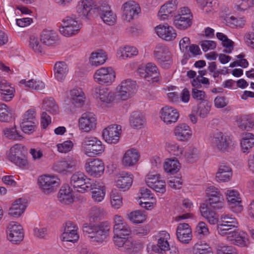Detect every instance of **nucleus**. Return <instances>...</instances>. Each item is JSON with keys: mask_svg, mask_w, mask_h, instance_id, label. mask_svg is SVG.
<instances>
[{"mask_svg": "<svg viewBox=\"0 0 254 254\" xmlns=\"http://www.w3.org/2000/svg\"><path fill=\"white\" fill-rule=\"evenodd\" d=\"M84 233L89 234L92 242L102 243L109 235L110 226L105 222L93 225L85 223L83 226Z\"/></svg>", "mask_w": 254, "mask_h": 254, "instance_id": "nucleus-1", "label": "nucleus"}, {"mask_svg": "<svg viewBox=\"0 0 254 254\" xmlns=\"http://www.w3.org/2000/svg\"><path fill=\"white\" fill-rule=\"evenodd\" d=\"M211 137L212 144L221 152H230L235 147V143L230 137L221 131L213 133Z\"/></svg>", "mask_w": 254, "mask_h": 254, "instance_id": "nucleus-2", "label": "nucleus"}, {"mask_svg": "<svg viewBox=\"0 0 254 254\" xmlns=\"http://www.w3.org/2000/svg\"><path fill=\"white\" fill-rule=\"evenodd\" d=\"M27 150L26 147L21 144H16L12 146L8 155V159L20 168L28 165L26 157Z\"/></svg>", "mask_w": 254, "mask_h": 254, "instance_id": "nucleus-3", "label": "nucleus"}, {"mask_svg": "<svg viewBox=\"0 0 254 254\" xmlns=\"http://www.w3.org/2000/svg\"><path fill=\"white\" fill-rule=\"evenodd\" d=\"M93 181L88 178L83 173L79 171L71 176L70 183L72 187L76 189L78 192L84 193L89 191Z\"/></svg>", "mask_w": 254, "mask_h": 254, "instance_id": "nucleus-4", "label": "nucleus"}, {"mask_svg": "<svg viewBox=\"0 0 254 254\" xmlns=\"http://www.w3.org/2000/svg\"><path fill=\"white\" fill-rule=\"evenodd\" d=\"M62 21L63 25L60 26L59 31L64 36L70 37L79 32L81 25L78 23L74 15L66 16Z\"/></svg>", "mask_w": 254, "mask_h": 254, "instance_id": "nucleus-5", "label": "nucleus"}, {"mask_svg": "<svg viewBox=\"0 0 254 254\" xmlns=\"http://www.w3.org/2000/svg\"><path fill=\"white\" fill-rule=\"evenodd\" d=\"M192 15L190 10L186 7L181 8L178 15L174 18L173 24L178 29L185 30L192 24Z\"/></svg>", "mask_w": 254, "mask_h": 254, "instance_id": "nucleus-6", "label": "nucleus"}, {"mask_svg": "<svg viewBox=\"0 0 254 254\" xmlns=\"http://www.w3.org/2000/svg\"><path fill=\"white\" fill-rule=\"evenodd\" d=\"M39 188L45 194L55 192L60 185V179L54 176L43 175L38 180Z\"/></svg>", "mask_w": 254, "mask_h": 254, "instance_id": "nucleus-7", "label": "nucleus"}, {"mask_svg": "<svg viewBox=\"0 0 254 254\" xmlns=\"http://www.w3.org/2000/svg\"><path fill=\"white\" fill-rule=\"evenodd\" d=\"M137 85L136 82L128 79L121 82L117 88V95L123 100L130 98L136 92Z\"/></svg>", "mask_w": 254, "mask_h": 254, "instance_id": "nucleus-8", "label": "nucleus"}, {"mask_svg": "<svg viewBox=\"0 0 254 254\" xmlns=\"http://www.w3.org/2000/svg\"><path fill=\"white\" fill-rule=\"evenodd\" d=\"M115 72L111 67H101L96 71L94 79L100 84H110L115 80Z\"/></svg>", "mask_w": 254, "mask_h": 254, "instance_id": "nucleus-9", "label": "nucleus"}, {"mask_svg": "<svg viewBox=\"0 0 254 254\" xmlns=\"http://www.w3.org/2000/svg\"><path fill=\"white\" fill-rule=\"evenodd\" d=\"M7 239L13 244H17L24 238L23 228L16 222H10L6 229Z\"/></svg>", "mask_w": 254, "mask_h": 254, "instance_id": "nucleus-10", "label": "nucleus"}, {"mask_svg": "<svg viewBox=\"0 0 254 254\" xmlns=\"http://www.w3.org/2000/svg\"><path fill=\"white\" fill-rule=\"evenodd\" d=\"M122 10V18L127 22H130L136 18L140 12L139 4L134 1H128L124 3Z\"/></svg>", "mask_w": 254, "mask_h": 254, "instance_id": "nucleus-11", "label": "nucleus"}, {"mask_svg": "<svg viewBox=\"0 0 254 254\" xmlns=\"http://www.w3.org/2000/svg\"><path fill=\"white\" fill-rule=\"evenodd\" d=\"M137 73L142 77L148 81L157 82L159 80L160 73L157 66L154 63H147L144 69L139 68Z\"/></svg>", "mask_w": 254, "mask_h": 254, "instance_id": "nucleus-12", "label": "nucleus"}, {"mask_svg": "<svg viewBox=\"0 0 254 254\" xmlns=\"http://www.w3.org/2000/svg\"><path fill=\"white\" fill-rule=\"evenodd\" d=\"M155 29L157 35L166 41H173L177 37V33L175 29L167 23L160 24L156 26Z\"/></svg>", "mask_w": 254, "mask_h": 254, "instance_id": "nucleus-13", "label": "nucleus"}, {"mask_svg": "<svg viewBox=\"0 0 254 254\" xmlns=\"http://www.w3.org/2000/svg\"><path fill=\"white\" fill-rule=\"evenodd\" d=\"M160 117L164 123L170 125L177 122L179 117V113L174 108L166 106L161 109Z\"/></svg>", "mask_w": 254, "mask_h": 254, "instance_id": "nucleus-14", "label": "nucleus"}, {"mask_svg": "<svg viewBox=\"0 0 254 254\" xmlns=\"http://www.w3.org/2000/svg\"><path fill=\"white\" fill-rule=\"evenodd\" d=\"M177 0H170L162 5L158 16L161 20H165L172 17L177 9Z\"/></svg>", "mask_w": 254, "mask_h": 254, "instance_id": "nucleus-15", "label": "nucleus"}, {"mask_svg": "<svg viewBox=\"0 0 254 254\" xmlns=\"http://www.w3.org/2000/svg\"><path fill=\"white\" fill-rule=\"evenodd\" d=\"M64 227V232L62 235L63 240L72 243L76 242L79 239L77 225L69 221L65 223Z\"/></svg>", "mask_w": 254, "mask_h": 254, "instance_id": "nucleus-16", "label": "nucleus"}, {"mask_svg": "<svg viewBox=\"0 0 254 254\" xmlns=\"http://www.w3.org/2000/svg\"><path fill=\"white\" fill-rule=\"evenodd\" d=\"M225 194L231 210L236 213L242 211L243 206L238 192L235 190H227Z\"/></svg>", "mask_w": 254, "mask_h": 254, "instance_id": "nucleus-17", "label": "nucleus"}, {"mask_svg": "<svg viewBox=\"0 0 254 254\" xmlns=\"http://www.w3.org/2000/svg\"><path fill=\"white\" fill-rule=\"evenodd\" d=\"M121 130V127L120 126L112 125L103 130V137L107 142L115 144L119 140V131Z\"/></svg>", "mask_w": 254, "mask_h": 254, "instance_id": "nucleus-18", "label": "nucleus"}, {"mask_svg": "<svg viewBox=\"0 0 254 254\" xmlns=\"http://www.w3.org/2000/svg\"><path fill=\"white\" fill-rule=\"evenodd\" d=\"M85 169L87 172L94 177L101 176L104 171L103 162L98 159H94L86 163Z\"/></svg>", "mask_w": 254, "mask_h": 254, "instance_id": "nucleus-19", "label": "nucleus"}, {"mask_svg": "<svg viewBox=\"0 0 254 254\" xmlns=\"http://www.w3.org/2000/svg\"><path fill=\"white\" fill-rule=\"evenodd\" d=\"M92 95L101 102L109 103L114 100V93L106 87L98 86L92 90Z\"/></svg>", "mask_w": 254, "mask_h": 254, "instance_id": "nucleus-20", "label": "nucleus"}, {"mask_svg": "<svg viewBox=\"0 0 254 254\" xmlns=\"http://www.w3.org/2000/svg\"><path fill=\"white\" fill-rule=\"evenodd\" d=\"M96 118L92 113L83 114L79 120L80 128L85 131L88 132L96 127Z\"/></svg>", "mask_w": 254, "mask_h": 254, "instance_id": "nucleus-21", "label": "nucleus"}, {"mask_svg": "<svg viewBox=\"0 0 254 254\" xmlns=\"http://www.w3.org/2000/svg\"><path fill=\"white\" fill-rule=\"evenodd\" d=\"M114 221V233L115 235L127 237L130 234V227L120 216L116 215Z\"/></svg>", "mask_w": 254, "mask_h": 254, "instance_id": "nucleus-22", "label": "nucleus"}, {"mask_svg": "<svg viewBox=\"0 0 254 254\" xmlns=\"http://www.w3.org/2000/svg\"><path fill=\"white\" fill-rule=\"evenodd\" d=\"M174 133L178 140L187 141L192 136V130L188 125L182 123L175 127Z\"/></svg>", "mask_w": 254, "mask_h": 254, "instance_id": "nucleus-23", "label": "nucleus"}, {"mask_svg": "<svg viewBox=\"0 0 254 254\" xmlns=\"http://www.w3.org/2000/svg\"><path fill=\"white\" fill-rule=\"evenodd\" d=\"M162 235L164 237H160L158 240L157 244L156 245H148L147 249H151V251L159 254H163L169 249V244L167 239L169 238V234L165 231L162 232Z\"/></svg>", "mask_w": 254, "mask_h": 254, "instance_id": "nucleus-24", "label": "nucleus"}, {"mask_svg": "<svg viewBox=\"0 0 254 254\" xmlns=\"http://www.w3.org/2000/svg\"><path fill=\"white\" fill-rule=\"evenodd\" d=\"M176 235L179 240L182 243L188 244L191 240V230L187 223H180L179 224Z\"/></svg>", "mask_w": 254, "mask_h": 254, "instance_id": "nucleus-25", "label": "nucleus"}, {"mask_svg": "<svg viewBox=\"0 0 254 254\" xmlns=\"http://www.w3.org/2000/svg\"><path fill=\"white\" fill-rule=\"evenodd\" d=\"M15 89L6 80L1 79L0 82V98L5 102L10 101L14 96Z\"/></svg>", "mask_w": 254, "mask_h": 254, "instance_id": "nucleus-26", "label": "nucleus"}, {"mask_svg": "<svg viewBox=\"0 0 254 254\" xmlns=\"http://www.w3.org/2000/svg\"><path fill=\"white\" fill-rule=\"evenodd\" d=\"M89 190L92 192V197L95 202L102 201L105 195V190L102 183L93 181Z\"/></svg>", "mask_w": 254, "mask_h": 254, "instance_id": "nucleus-27", "label": "nucleus"}, {"mask_svg": "<svg viewBox=\"0 0 254 254\" xmlns=\"http://www.w3.org/2000/svg\"><path fill=\"white\" fill-rule=\"evenodd\" d=\"M211 209L212 208L209 205L205 203L201 204L199 207L201 216L207 220L209 224L215 225L218 222V217L215 211Z\"/></svg>", "mask_w": 254, "mask_h": 254, "instance_id": "nucleus-28", "label": "nucleus"}, {"mask_svg": "<svg viewBox=\"0 0 254 254\" xmlns=\"http://www.w3.org/2000/svg\"><path fill=\"white\" fill-rule=\"evenodd\" d=\"M140 154L138 151L134 148L127 150L122 158V164L125 167L134 166L139 160Z\"/></svg>", "mask_w": 254, "mask_h": 254, "instance_id": "nucleus-29", "label": "nucleus"}, {"mask_svg": "<svg viewBox=\"0 0 254 254\" xmlns=\"http://www.w3.org/2000/svg\"><path fill=\"white\" fill-rule=\"evenodd\" d=\"M41 42L47 46H55L58 44L59 37L53 30H45L41 34Z\"/></svg>", "mask_w": 254, "mask_h": 254, "instance_id": "nucleus-30", "label": "nucleus"}, {"mask_svg": "<svg viewBox=\"0 0 254 254\" xmlns=\"http://www.w3.org/2000/svg\"><path fill=\"white\" fill-rule=\"evenodd\" d=\"M228 241L232 244L241 247L247 246L249 243L247 235L245 233H241L238 231L237 228L236 229L232 235L229 236Z\"/></svg>", "mask_w": 254, "mask_h": 254, "instance_id": "nucleus-31", "label": "nucleus"}, {"mask_svg": "<svg viewBox=\"0 0 254 254\" xmlns=\"http://www.w3.org/2000/svg\"><path fill=\"white\" fill-rule=\"evenodd\" d=\"M132 175L126 172H123L119 174L116 181L117 186L123 190H128L131 186L133 181Z\"/></svg>", "mask_w": 254, "mask_h": 254, "instance_id": "nucleus-32", "label": "nucleus"}, {"mask_svg": "<svg viewBox=\"0 0 254 254\" xmlns=\"http://www.w3.org/2000/svg\"><path fill=\"white\" fill-rule=\"evenodd\" d=\"M26 202L24 199L20 198L14 201L9 209V214L13 217L20 216L25 211Z\"/></svg>", "mask_w": 254, "mask_h": 254, "instance_id": "nucleus-33", "label": "nucleus"}, {"mask_svg": "<svg viewBox=\"0 0 254 254\" xmlns=\"http://www.w3.org/2000/svg\"><path fill=\"white\" fill-rule=\"evenodd\" d=\"M72 103L76 107H80L84 104L85 96L82 89L79 87L73 88L70 91Z\"/></svg>", "mask_w": 254, "mask_h": 254, "instance_id": "nucleus-34", "label": "nucleus"}, {"mask_svg": "<svg viewBox=\"0 0 254 254\" xmlns=\"http://www.w3.org/2000/svg\"><path fill=\"white\" fill-rule=\"evenodd\" d=\"M95 6L92 0H83L78 3L77 12L79 16L87 17L91 14V10L94 8Z\"/></svg>", "mask_w": 254, "mask_h": 254, "instance_id": "nucleus-35", "label": "nucleus"}, {"mask_svg": "<svg viewBox=\"0 0 254 254\" xmlns=\"http://www.w3.org/2000/svg\"><path fill=\"white\" fill-rule=\"evenodd\" d=\"M68 66L64 62H58L54 65L55 78L60 81H63L68 72Z\"/></svg>", "mask_w": 254, "mask_h": 254, "instance_id": "nucleus-36", "label": "nucleus"}, {"mask_svg": "<svg viewBox=\"0 0 254 254\" xmlns=\"http://www.w3.org/2000/svg\"><path fill=\"white\" fill-rule=\"evenodd\" d=\"M236 122L239 127L243 130H250L254 127V119L251 115L238 117Z\"/></svg>", "mask_w": 254, "mask_h": 254, "instance_id": "nucleus-37", "label": "nucleus"}, {"mask_svg": "<svg viewBox=\"0 0 254 254\" xmlns=\"http://www.w3.org/2000/svg\"><path fill=\"white\" fill-rule=\"evenodd\" d=\"M129 125L134 129L141 128L145 122V119L141 113L132 112L129 117Z\"/></svg>", "mask_w": 254, "mask_h": 254, "instance_id": "nucleus-38", "label": "nucleus"}, {"mask_svg": "<svg viewBox=\"0 0 254 254\" xmlns=\"http://www.w3.org/2000/svg\"><path fill=\"white\" fill-rule=\"evenodd\" d=\"M59 201L62 203L68 204L73 202L71 190L69 186H63L59 192L58 195Z\"/></svg>", "mask_w": 254, "mask_h": 254, "instance_id": "nucleus-39", "label": "nucleus"}, {"mask_svg": "<svg viewBox=\"0 0 254 254\" xmlns=\"http://www.w3.org/2000/svg\"><path fill=\"white\" fill-rule=\"evenodd\" d=\"M232 175L231 168L225 165H221L216 174V177L218 181L227 182L230 180Z\"/></svg>", "mask_w": 254, "mask_h": 254, "instance_id": "nucleus-40", "label": "nucleus"}, {"mask_svg": "<svg viewBox=\"0 0 254 254\" xmlns=\"http://www.w3.org/2000/svg\"><path fill=\"white\" fill-rule=\"evenodd\" d=\"M154 56L157 62L165 59L167 58L172 57V55L169 50L168 48L164 45H159L156 47L154 51Z\"/></svg>", "mask_w": 254, "mask_h": 254, "instance_id": "nucleus-41", "label": "nucleus"}, {"mask_svg": "<svg viewBox=\"0 0 254 254\" xmlns=\"http://www.w3.org/2000/svg\"><path fill=\"white\" fill-rule=\"evenodd\" d=\"M241 145L243 151L249 153L254 146V135L251 133H246L241 141Z\"/></svg>", "mask_w": 254, "mask_h": 254, "instance_id": "nucleus-42", "label": "nucleus"}, {"mask_svg": "<svg viewBox=\"0 0 254 254\" xmlns=\"http://www.w3.org/2000/svg\"><path fill=\"white\" fill-rule=\"evenodd\" d=\"M110 202L115 209L119 208L123 204V197L120 190L113 189L110 193Z\"/></svg>", "mask_w": 254, "mask_h": 254, "instance_id": "nucleus-43", "label": "nucleus"}, {"mask_svg": "<svg viewBox=\"0 0 254 254\" xmlns=\"http://www.w3.org/2000/svg\"><path fill=\"white\" fill-rule=\"evenodd\" d=\"M113 241L114 244L119 248L123 247L126 250H128L132 247V243L128 239L127 237L124 236L114 234Z\"/></svg>", "mask_w": 254, "mask_h": 254, "instance_id": "nucleus-44", "label": "nucleus"}, {"mask_svg": "<svg viewBox=\"0 0 254 254\" xmlns=\"http://www.w3.org/2000/svg\"><path fill=\"white\" fill-rule=\"evenodd\" d=\"M43 106L47 111L52 114H57L59 112L58 105L53 98L50 97L44 99Z\"/></svg>", "mask_w": 254, "mask_h": 254, "instance_id": "nucleus-45", "label": "nucleus"}, {"mask_svg": "<svg viewBox=\"0 0 254 254\" xmlns=\"http://www.w3.org/2000/svg\"><path fill=\"white\" fill-rule=\"evenodd\" d=\"M12 110L5 104L0 103V121L8 123L12 119Z\"/></svg>", "mask_w": 254, "mask_h": 254, "instance_id": "nucleus-46", "label": "nucleus"}, {"mask_svg": "<svg viewBox=\"0 0 254 254\" xmlns=\"http://www.w3.org/2000/svg\"><path fill=\"white\" fill-rule=\"evenodd\" d=\"M105 53L102 51L93 53L89 58L90 63L92 65L98 66L103 64L106 60Z\"/></svg>", "mask_w": 254, "mask_h": 254, "instance_id": "nucleus-47", "label": "nucleus"}, {"mask_svg": "<svg viewBox=\"0 0 254 254\" xmlns=\"http://www.w3.org/2000/svg\"><path fill=\"white\" fill-rule=\"evenodd\" d=\"M216 224L218 233L222 236H225L227 240L229 236L232 235L236 230L234 227H230L228 224H222L220 222Z\"/></svg>", "mask_w": 254, "mask_h": 254, "instance_id": "nucleus-48", "label": "nucleus"}, {"mask_svg": "<svg viewBox=\"0 0 254 254\" xmlns=\"http://www.w3.org/2000/svg\"><path fill=\"white\" fill-rule=\"evenodd\" d=\"M211 107V104L208 101L201 102L197 105L196 113L202 118H206L209 114Z\"/></svg>", "mask_w": 254, "mask_h": 254, "instance_id": "nucleus-49", "label": "nucleus"}, {"mask_svg": "<svg viewBox=\"0 0 254 254\" xmlns=\"http://www.w3.org/2000/svg\"><path fill=\"white\" fill-rule=\"evenodd\" d=\"M165 172L174 174L180 170V163L177 160L168 159L164 164Z\"/></svg>", "mask_w": 254, "mask_h": 254, "instance_id": "nucleus-50", "label": "nucleus"}, {"mask_svg": "<svg viewBox=\"0 0 254 254\" xmlns=\"http://www.w3.org/2000/svg\"><path fill=\"white\" fill-rule=\"evenodd\" d=\"M207 204L215 211L221 210L224 205L223 195L207 199Z\"/></svg>", "mask_w": 254, "mask_h": 254, "instance_id": "nucleus-51", "label": "nucleus"}, {"mask_svg": "<svg viewBox=\"0 0 254 254\" xmlns=\"http://www.w3.org/2000/svg\"><path fill=\"white\" fill-rule=\"evenodd\" d=\"M20 83L24 84L25 87L31 89L36 90H42L45 87L44 82L39 80H35L33 79L26 81L25 79H22L20 81Z\"/></svg>", "mask_w": 254, "mask_h": 254, "instance_id": "nucleus-52", "label": "nucleus"}, {"mask_svg": "<svg viewBox=\"0 0 254 254\" xmlns=\"http://www.w3.org/2000/svg\"><path fill=\"white\" fill-rule=\"evenodd\" d=\"M128 218L133 223L139 224L143 223L146 219L144 213L140 210H136L130 212L128 215Z\"/></svg>", "mask_w": 254, "mask_h": 254, "instance_id": "nucleus-53", "label": "nucleus"}, {"mask_svg": "<svg viewBox=\"0 0 254 254\" xmlns=\"http://www.w3.org/2000/svg\"><path fill=\"white\" fill-rule=\"evenodd\" d=\"M99 139L94 136H86L83 139L81 147L82 149L86 154L91 150V148L94 144L98 141Z\"/></svg>", "mask_w": 254, "mask_h": 254, "instance_id": "nucleus-54", "label": "nucleus"}, {"mask_svg": "<svg viewBox=\"0 0 254 254\" xmlns=\"http://www.w3.org/2000/svg\"><path fill=\"white\" fill-rule=\"evenodd\" d=\"M3 133L4 136L9 139L19 140L22 138L16 130L15 126L11 127L4 128L3 129Z\"/></svg>", "mask_w": 254, "mask_h": 254, "instance_id": "nucleus-55", "label": "nucleus"}, {"mask_svg": "<svg viewBox=\"0 0 254 254\" xmlns=\"http://www.w3.org/2000/svg\"><path fill=\"white\" fill-rule=\"evenodd\" d=\"M218 222L222 224H228L230 227H232L236 229L238 227V223L237 219L228 214H222L220 218H218Z\"/></svg>", "mask_w": 254, "mask_h": 254, "instance_id": "nucleus-56", "label": "nucleus"}, {"mask_svg": "<svg viewBox=\"0 0 254 254\" xmlns=\"http://www.w3.org/2000/svg\"><path fill=\"white\" fill-rule=\"evenodd\" d=\"M194 254H213L211 249L208 245L202 244H196L192 250Z\"/></svg>", "mask_w": 254, "mask_h": 254, "instance_id": "nucleus-57", "label": "nucleus"}, {"mask_svg": "<svg viewBox=\"0 0 254 254\" xmlns=\"http://www.w3.org/2000/svg\"><path fill=\"white\" fill-rule=\"evenodd\" d=\"M185 157L190 162H196L199 158V152L196 148H190L185 153Z\"/></svg>", "mask_w": 254, "mask_h": 254, "instance_id": "nucleus-58", "label": "nucleus"}, {"mask_svg": "<svg viewBox=\"0 0 254 254\" xmlns=\"http://www.w3.org/2000/svg\"><path fill=\"white\" fill-rule=\"evenodd\" d=\"M105 150L104 145L102 142L98 140L95 144L91 148L90 151L86 153V154L88 156H91L94 155H98L102 153Z\"/></svg>", "mask_w": 254, "mask_h": 254, "instance_id": "nucleus-59", "label": "nucleus"}, {"mask_svg": "<svg viewBox=\"0 0 254 254\" xmlns=\"http://www.w3.org/2000/svg\"><path fill=\"white\" fill-rule=\"evenodd\" d=\"M94 9H97L99 15L101 14L106 13L108 11H112L108 4L107 0H100L98 5H95Z\"/></svg>", "mask_w": 254, "mask_h": 254, "instance_id": "nucleus-60", "label": "nucleus"}, {"mask_svg": "<svg viewBox=\"0 0 254 254\" xmlns=\"http://www.w3.org/2000/svg\"><path fill=\"white\" fill-rule=\"evenodd\" d=\"M100 16L104 23L109 25H113L116 21V15L113 11L101 14Z\"/></svg>", "mask_w": 254, "mask_h": 254, "instance_id": "nucleus-61", "label": "nucleus"}, {"mask_svg": "<svg viewBox=\"0 0 254 254\" xmlns=\"http://www.w3.org/2000/svg\"><path fill=\"white\" fill-rule=\"evenodd\" d=\"M167 150L171 153L176 156H179L182 154L183 148L176 143H168L166 145Z\"/></svg>", "mask_w": 254, "mask_h": 254, "instance_id": "nucleus-62", "label": "nucleus"}, {"mask_svg": "<svg viewBox=\"0 0 254 254\" xmlns=\"http://www.w3.org/2000/svg\"><path fill=\"white\" fill-rule=\"evenodd\" d=\"M30 47L37 53H42L44 50L40 44L38 38L35 37H31L30 38Z\"/></svg>", "mask_w": 254, "mask_h": 254, "instance_id": "nucleus-63", "label": "nucleus"}, {"mask_svg": "<svg viewBox=\"0 0 254 254\" xmlns=\"http://www.w3.org/2000/svg\"><path fill=\"white\" fill-rule=\"evenodd\" d=\"M73 145V144L71 141L67 140L57 145L58 150L61 153H65L72 149Z\"/></svg>", "mask_w": 254, "mask_h": 254, "instance_id": "nucleus-64", "label": "nucleus"}]
</instances>
